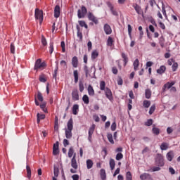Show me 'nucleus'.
<instances>
[{
	"mask_svg": "<svg viewBox=\"0 0 180 180\" xmlns=\"http://www.w3.org/2000/svg\"><path fill=\"white\" fill-rule=\"evenodd\" d=\"M72 118H70L67 123V128L65 129V135L66 139H72V129H74Z\"/></svg>",
	"mask_w": 180,
	"mask_h": 180,
	"instance_id": "1",
	"label": "nucleus"
},
{
	"mask_svg": "<svg viewBox=\"0 0 180 180\" xmlns=\"http://www.w3.org/2000/svg\"><path fill=\"white\" fill-rule=\"evenodd\" d=\"M47 67L46 62H41V59H37L35 62L34 70L35 71H43Z\"/></svg>",
	"mask_w": 180,
	"mask_h": 180,
	"instance_id": "2",
	"label": "nucleus"
},
{
	"mask_svg": "<svg viewBox=\"0 0 180 180\" xmlns=\"http://www.w3.org/2000/svg\"><path fill=\"white\" fill-rule=\"evenodd\" d=\"M76 157L77 154L75 153L70 162L71 167L73 168L70 169L71 174H77V170L78 169V163H77Z\"/></svg>",
	"mask_w": 180,
	"mask_h": 180,
	"instance_id": "3",
	"label": "nucleus"
},
{
	"mask_svg": "<svg viewBox=\"0 0 180 180\" xmlns=\"http://www.w3.org/2000/svg\"><path fill=\"white\" fill-rule=\"evenodd\" d=\"M35 19L39 20L40 25L43 23V11L36 8L34 13Z\"/></svg>",
	"mask_w": 180,
	"mask_h": 180,
	"instance_id": "4",
	"label": "nucleus"
},
{
	"mask_svg": "<svg viewBox=\"0 0 180 180\" xmlns=\"http://www.w3.org/2000/svg\"><path fill=\"white\" fill-rule=\"evenodd\" d=\"M87 12L88 10L86 9V7H85V6H82L81 9L77 11V17L79 19H82L85 18V15H86Z\"/></svg>",
	"mask_w": 180,
	"mask_h": 180,
	"instance_id": "5",
	"label": "nucleus"
},
{
	"mask_svg": "<svg viewBox=\"0 0 180 180\" xmlns=\"http://www.w3.org/2000/svg\"><path fill=\"white\" fill-rule=\"evenodd\" d=\"M156 165H158V167H164V157H162V155L158 154L157 158L155 160Z\"/></svg>",
	"mask_w": 180,
	"mask_h": 180,
	"instance_id": "6",
	"label": "nucleus"
},
{
	"mask_svg": "<svg viewBox=\"0 0 180 180\" xmlns=\"http://www.w3.org/2000/svg\"><path fill=\"white\" fill-rule=\"evenodd\" d=\"M87 18H88L89 20H91V22H93L94 23H95V25H98V23H99L98 18L96 17H95L94 13H92L91 12H89L87 13Z\"/></svg>",
	"mask_w": 180,
	"mask_h": 180,
	"instance_id": "7",
	"label": "nucleus"
},
{
	"mask_svg": "<svg viewBox=\"0 0 180 180\" xmlns=\"http://www.w3.org/2000/svg\"><path fill=\"white\" fill-rule=\"evenodd\" d=\"M104 91H105L106 98L109 99V101H113V95L112 94V90L106 87Z\"/></svg>",
	"mask_w": 180,
	"mask_h": 180,
	"instance_id": "8",
	"label": "nucleus"
},
{
	"mask_svg": "<svg viewBox=\"0 0 180 180\" xmlns=\"http://www.w3.org/2000/svg\"><path fill=\"white\" fill-rule=\"evenodd\" d=\"M106 4H107V6H108V8H110V11L114 16H119V13H117V11H116L115 8L113 7V4H112V3H110V1H108L106 3Z\"/></svg>",
	"mask_w": 180,
	"mask_h": 180,
	"instance_id": "9",
	"label": "nucleus"
},
{
	"mask_svg": "<svg viewBox=\"0 0 180 180\" xmlns=\"http://www.w3.org/2000/svg\"><path fill=\"white\" fill-rule=\"evenodd\" d=\"M95 127H96L95 124H93L89 129L88 140H89V141H90V143L92 142V134H94V132L95 131Z\"/></svg>",
	"mask_w": 180,
	"mask_h": 180,
	"instance_id": "10",
	"label": "nucleus"
},
{
	"mask_svg": "<svg viewBox=\"0 0 180 180\" xmlns=\"http://www.w3.org/2000/svg\"><path fill=\"white\" fill-rule=\"evenodd\" d=\"M174 85H175V82L166 83L162 87V91L165 92V91H167V89H170V88H172V86H174Z\"/></svg>",
	"mask_w": 180,
	"mask_h": 180,
	"instance_id": "11",
	"label": "nucleus"
},
{
	"mask_svg": "<svg viewBox=\"0 0 180 180\" xmlns=\"http://www.w3.org/2000/svg\"><path fill=\"white\" fill-rule=\"evenodd\" d=\"M72 98L74 101H79V94L77 89H74L72 91Z\"/></svg>",
	"mask_w": 180,
	"mask_h": 180,
	"instance_id": "12",
	"label": "nucleus"
},
{
	"mask_svg": "<svg viewBox=\"0 0 180 180\" xmlns=\"http://www.w3.org/2000/svg\"><path fill=\"white\" fill-rule=\"evenodd\" d=\"M133 8L135 9L136 13H138V15H141L143 13V10L141 9V6H140L139 4H134L132 5Z\"/></svg>",
	"mask_w": 180,
	"mask_h": 180,
	"instance_id": "13",
	"label": "nucleus"
},
{
	"mask_svg": "<svg viewBox=\"0 0 180 180\" xmlns=\"http://www.w3.org/2000/svg\"><path fill=\"white\" fill-rule=\"evenodd\" d=\"M54 18H60V6L56 5L54 8Z\"/></svg>",
	"mask_w": 180,
	"mask_h": 180,
	"instance_id": "14",
	"label": "nucleus"
},
{
	"mask_svg": "<svg viewBox=\"0 0 180 180\" xmlns=\"http://www.w3.org/2000/svg\"><path fill=\"white\" fill-rule=\"evenodd\" d=\"M104 32L105 34H110L112 33V28L108 24L104 25Z\"/></svg>",
	"mask_w": 180,
	"mask_h": 180,
	"instance_id": "15",
	"label": "nucleus"
},
{
	"mask_svg": "<svg viewBox=\"0 0 180 180\" xmlns=\"http://www.w3.org/2000/svg\"><path fill=\"white\" fill-rule=\"evenodd\" d=\"M72 65L74 68H78V58L77 56L72 58Z\"/></svg>",
	"mask_w": 180,
	"mask_h": 180,
	"instance_id": "16",
	"label": "nucleus"
},
{
	"mask_svg": "<svg viewBox=\"0 0 180 180\" xmlns=\"http://www.w3.org/2000/svg\"><path fill=\"white\" fill-rule=\"evenodd\" d=\"M76 29L77 30V37H79L80 41H82V32L81 31V27H79V25H77Z\"/></svg>",
	"mask_w": 180,
	"mask_h": 180,
	"instance_id": "17",
	"label": "nucleus"
},
{
	"mask_svg": "<svg viewBox=\"0 0 180 180\" xmlns=\"http://www.w3.org/2000/svg\"><path fill=\"white\" fill-rule=\"evenodd\" d=\"M140 179L146 180V179H151V175L148 173H143L140 175Z\"/></svg>",
	"mask_w": 180,
	"mask_h": 180,
	"instance_id": "18",
	"label": "nucleus"
},
{
	"mask_svg": "<svg viewBox=\"0 0 180 180\" xmlns=\"http://www.w3.org/2000/svg\"><path fill=\"white\" fill-rule=\"evenodd\" d=\"M121 56L123 58L124 67H126V65H127V63H129V57H127V55H126L124 53H122Z\"/></svg>",
	"mask_w": 180,
	"mask_h": 180,
	"instance_id": "19",
	"label": "nucleus"
},
{
	"mask_svg": "<svg viewBox=\"0 0 180 180\" xmlns=\"http://www.w3.org/2000/svg\"><path fill=\"white\" fill-rule=\"evenodd\" d=\"M87 91L90 96H94V95H95V90H94V87H92L91 85H89Z\"/></svg>",
	"mask_w": 180,
	"mask_h": 180,
	"instance_id": "20",
	"label": "nucleus"
},
{
	"mask_svg": "<svg viewBox=\"0 0 180 180\" xmlns=\"http://www.w3.org/2000/svg\"><path fill=\"white\" fill-rule=\"evenodd\" d=\"M73 77H74V79H75V84H77L78 83V79L79 78L77 70H75L73 71Z\"/></svg>",
	"mask_w": 180,
	"mask_h": 180,
	"instance_id": "21",
	"label": "nucleus"
},
{
	"mask_svg": "<svg viewBox=\"0 0 180 180\" xmlns=\"http://www.w3.org/2000/svg\"><path fill=\"white\" fill-rule=\"evenodd\" d=\"M79 110V105L78 104H75L72 107L73 115H78V110Z\"/></svg>",
	"mask_w": 180,
	"mask_h": 180,
	"instance_id": "22",
	"label": "nucleus"
},
{
	"mask_svg": "<svg viewBox=\"0 0 180 180\" xmlns=\"http://www.w3.org/2000/svg\"><path fill=\"white\" fill-rule=\"evenodd\" d=\"M166 157L168 161H172L174 158V151L170 150L169 153H167Z\"/></svg>",
	"mask_w": 180,
	"mask_h": 180,
	"instance_id": "23",
	"label": "nucleus"
},
{
	"mask_svg": "<svg viewBox=\"0 0 180 180\" xmlns=\"http://www.w3.org/2000/svg\"><path fill=\"white\" fill-rule=\"evenodd\" d=\"M87 169H91L94 167V162L91 159H88L86 162Z\"/></svg>",
	"mask_w": 180,
	"mask_h": 180,
	"instance_id": "24",
	"label": "nucleus"
},
{
	"mask_svg": "<svg viewBox=\"0 0 180 180\" xmlns=\"http://www.w3.org/2000/svg\"><path fill=\"white\" fill-rule=\"evenodd\" d=\"M26 169H27V178H28V179H30L32 178V169H30V166L27 165Z\"/></svg>",
	"mask_w": 180,
	"mask_h": 180,
	"instance_id": "25",
	"label": "nucleus"
},
{
	"mask_svg": "<svg viewBox=\"0 0 180 180\" xmlns=\"http://www.w3.org/2000/svg\"><path fill=\"white\" fill-rule=\"evenodd\" d=\"M166 70H167V68L164 65H162L160 67L159 69L157 70V73L160 74V75L164 74V72H165Z\"/></svg>",
	"mask_w": 180,
	"mask_h": 180,
	"instance_id": "26",
	"label": "nucleus"
},
{
	"mask_svg": "<svg viewBox=\"0 0 180 180\" xmlns=\"http://www.w3.org/2000/svg\"><path fill=\"white\" fill-rule=\"evenodd\" d=\"M98 56H99V52L96 50L93 51L91 53V60H96V58H98Z\"/></svg>",
	"mask_w": 180,
	"mask_h": 180,
	"instance_id": "27",
	"label": "nucleus"
},
{
	"mask_svg": "<svg viewBox=\"0 0 180 180\" xmlns=\"http://www.w3.org/2000/svg\"><path fill=\"white\" fill-rule=\"evenodd\" d=\"M134 71H137L139 66L140 65V62L139 59H136L133 63Z\"/></svg>",
	"mask_w": 180,
	"mask_h": 180,
	"instance_id": "28",
	"label": "nucleus"
},
{
	"mask_svg": "<svg viewBox=\"0 0 180 180\" xmlns=\"http://www.w3.org/2000/svg\"><path fill=\"white\" fill-rule=\"evenodd\" d=\"M145 96L146 99H150V98H151V90L150 89L145 90Z\"/></svg>",
	"mask_w": 180,
	"mask_h": 180,
	"instance_id": "29",
	"label": "nucleus"
},
{
	"mask_svg": "<svg viewBox=\"0 0 180 180\" xmlns=\"http://www.w3.org/2000/svg\"><path fill=\"white\" fill-rule=\"evenodd\" d=\"M150 105H151V102L148 100H144L143 102V106L146 109H148V108H150Z\"/></svg>",
	"mask_w": 180,
	"mask_h": 180,
	"instance_id": "30",
	"label": "nucleus"
},
{
	"mask_svg": "<svg viewBox=\"0 0 180 180\" xmlns=\"http://www.w3.org/2000/svg\"><path fill=\"white\" fill-rule=\"evenodd\" d=\"M159 44L162 49H163L165 44V39L164 38L163 36L160 37L159 39Z\"/></svg>",
	"mask_w": 180,
	"mask_h": 180,
	"instance_id": "31",
	"label": "nucleus"
},
{
	"mask_svg": "<svg viewBox=\"0 0 180 180\" xmlns=\"http://www.w3.org/2000/svg\"><path fill=\"white\" fill-rule=\"evenodd\" d=\"M114 41H115L113 40V38L109 37L107 40V46H108L109 47H112V46H113Z\"/></svg>",
	"mask_w": 180,
	"mask_h": 180,
	"instance_id": "32",
	"label": "nucleus"
},
{
	"mask_svg": "<svg viewBox=\"0 0 180 180\" xmlns=\"http://www.w3.org/2000/svg\"><path fill=\"white\" fill-rule=\"evenodd\" d=\"M82 101L85 105H88L89 103V97H88V95L84 94L82 97Z\"/></svg>",
	"mask_w": 180,
	"mask_h": 180,
	"instance_id": "33",
	"label": "nucleus"
},
{
	"mask_svg": "<svg viewBox=\"0 0 180 180\" xmlns=\"http://www.w3.org/2000/svg\"><path fill=\"white\" fill-rule=\"evenodd\" d=\"M39 79L40 82L44 83L47 82V78H46V75L44 74H41V75H39Z\"/></svg>",
	"mask_w": 180,
	"mask_h": 180,
	"instance_id": "34",
	"label": "nucleus"
},
{
	"mask_svg": "<svg viewBox=\"0 0 180 180\" xmlns=\"http://www.w3.org/2000/svg\"><path fill=\"white\" fill-rule=\"evenodd\" d=\"M168 143L163 142L161 145H160V150H162V151H164L165 150H168Z\"/></svg>",
	"mask_w": 180,
	"mask_h": 180,
	"instance_id": "35",
	"label": "nucleus"
},
{
	"mask_svg": "<svg viewBox=\"0 0 180 180\" xmlns=\"http://www.w3.org/2000/svg\"><path fill=\"white\" fill-rule=\"evenodd\" d=\"M101 178L102 180L106 179V172L105 171V169H101Z\"/></svg>",
	"mask_w": 180,
	"mask_h": 180,
	"instance_id": "36",
	"label": "nucleus"
},
{
	"mask_svg": "<svg viewBox=\"0 0 180 180\" xmlns=\"http://www.w3.org/2000/svg\"><path fill=\"white\" fill-rule=\"evenodd\" d=\"M115 165H116V163L115 162V160L110 159V167L111 171H113V169H115Z\"/></svg>",
	"mask_w": 180,
	"mask_h": 180,
	"instance_id": "37",
	"label": "nucleus"
},
{
	"mask_svg": "<svg viewBox=\"0 0 180 180\" xmlns=\"http://www.w3.org/2000/svg\"><path fill=\"white\" fill-rule=\"evenodd\" d=\"M107 138L111 144H115V141H113V135L112 134H108Z\"/></svg>",
	"mask_w": 180,
	"mask_h": 180,
	"instance_id": "38",
	"label": "nucleus"
},
{
	"mask_svg": "<svg viewBox=\"0 0 180 180\" xmlns=\"http://www.w3.org/2000/svg\"><path fill=\"white\" fill-rule=\"evenodd\" d=\"M74 154H75V153H74V147L72 146L69 148V150H68L69 158H72V156L74 155Z\"/></svg>",
	"mask_w": 180,
	"mask_h": 180,
	"instance_id": "39",
	"label": "nucleus"
},
{
	"mask_svg": "<svg viewBox=\"0 0 180 180\" xmlns=\"http://www.w3.org/2000/svg\"><path fill=\"white\" fill-rule=\"evenodd\" d=\"M105 87H106V83L105 82V81L100 82L101 91H105L106 89Z\"/></svg>",
	"mask_w": 180,
	"mask_h": 180,
	"instance_id": "40",
	"label": "nucleus"
},
{
	"mask_svg": "<svg viewBox=\"0 0 180 180\" xmlns=\"http://www.w3.org/2000/svg\"><path fill=\"white\" fill-rule=\"evenodd\" d=\"M152 132L153 134H155V136H158V134H160V129L153 127L152 129Z\"/></svg>",
	"mask_w": 180,
	"mask_h": 180,
	"instance_id": "41",
	"label": "nucleus"
},
{
	"mask_svg": "<svg viewBox=\"0 0 180 180\" xmlns=\"http://www.w3.org/2000/svg\"><path fill=\"white\" fill-rule=\"evenodd\" d=\"M79 25L81 27H85V29H88V25L84 20H79Z\"/></svg>",
	"mask_w": 180,
	"mask_h": 180,
	"instance_id": "42",
	"label": "nucleus"
},
{
	"mask_svg": "<svg viewBox=\"0 0 180 180\" xmlns=\"http://www.w3.org/2000/svg\"><path fill=\"white\" fill-rule=\"evenodd\" d=\"M79 89L80 92H84V89H85V87L84 86V83L82 81L79 82Z\"/></svg>",
	"mask_w": 180,
	"mask_h": 180,
	"instance_id": "43",
	"label": "nucleus"
},
{
	"mask_svg": "<svg viewBox=\"0 0 180 180\" xmlns=\"http://www.w3.org/2000/svg\"><path fill=\"white\" fill-rule=\"evenodd\" d=\"M54 51V43L50 42L49 44V53L50 54H53V52Z\"/></svg>",
	"mask_w": 180,
	"mask_h": 180,
	"instance_id": "44",
	"label": "nucleus"
},
{
	"mask_svg": "<svg viewBox=\"0 0 180 180\" xmlns=\"http://www.w3.org/2000/svg\"><path fill=\"white\" fill-rule=\"evenodd\" d=\"M126 179L127 180H133V175L131 174V172H127Z\"/></svg>",
	"mask_w": 180,
	"mask_h": 180,
	"instance_id": "45",
	"label": "nucleus"
},
{
	"mask_svg": "<svg viewBox=\"0 0 180 180\" xmlns=\"http://www.w3.org/2000/svg\"><path fill=\"white\" fill-rule=\"evenodd\" d=\"M154 112H155V104L152 105L151 107L150 108L149 115L153 114Z\"/></svg>",
	"mask_w": 180,
	"mask_h": 180,
	"instance_id": "46",
	"label": "nucleus"
},
{
	"mask_svg": "<svg viewBox=\"0 0 180 180\" xmlns=\"http://www.w3.org/2000/svg\"><path fill=\"white\" fill-rule=\"evenodd\" d=\"M41 109H42L43 112L47 113V108H46V103H43L40 105Z\"/></svg>",
	"mask_w": 180,
	"mask_h": 180,
	"instance_id": "47",
	"label": "nucleus"
},
{
	"mask_svg": "<svg viewBox=\"0 0 180 180\" xmlns=\"http://www.w3.org/2000/svg\"><path fill=\"white\" fill-rule=\"evenodd\" d=\"M10 50L11 54H15V44L13 43L11 44Z\"/></svg>",
	"mask_w": 180,
	"mask_h": 180,
	"instance_id": "48",
	"label": "nucleus"
},
{
	"mask_svg": "<svg viewBox=\"0 0 180 180\" xmlns=\"http://www.w3.org/2000/svg\"><path fill=\"white\" fill-rule=\"evenodd\" d=\"M122 158H123V155L122 154V153H117L115 158L117 161H120V160H122Z\"/></svg>",
	"mask_w": 180,
	"mask_h": 180,
	"instance_id": "49",
	"label": "nucleus"
},
{
	"mask_svg": "<svg viewBox=\"0 0 180 180\" xmlns=\"http://www.w3.org/2000/svg\"><path fill=\"white\" fill-rule=\"evenodd\" d=\"M172 71L174 72V71H176L178 69V63L174 62L172 66Z\"/></svg>",
	"mask_w": 180,
	"mask_h": 180,
	"instance_id": "50",
	"label": "nucleus"
},
{
	"mask_svg": "<svg viewBox=\"0 0 180 180\" xmlns=\"http://www.w3.org/2000/svg\"><path fill=\"white\" fill-rule=\"evenodd\" d=\"M162 12L167 20H168V15H167V11L165 10V7H162Z\"/></svg>",
	"mask_w": 180,
	"mask_h": 180,
	"instance_id": "51",
	"label": "nucleus"
},
{
	"mask_svg": "<svg viewBox=\"0 0 180 180\" xmlns=\"http://www.w3.org/2000/svg\"><path fill=\"white\" fill-rule=\"evenodd\" d=\"M60 46L62 47V52L65 53V42H64V41H62L60 42Z\"/></svg>",
	"mask_w": 180,
	"mask_h": 180,
	"instance_id": "52",
	"label": "nucleus"
},
{
	"mask_svg": "<svg viewBox=\"0 0 180 180\" xmlns=\"http://www.w3.org/2000/svg\"><path fill=\"white\" fill-rule=\"evenodd\" d=\"M41 44L43 46H47V40L46 39V37H44V36L41 37Z\"/></svg>",
	"mask_w": 180,
	"mask_h": 180,
	"instance_id": "53",
	"label": "nucleus"
},
{
	"mask_svg": "<svg viewBox=\"0 0 180 180\" xmlns=\"http://www.w3.org/2000/svg\"><path fill=\"white\" fill-rule=\"evenodd\" d=\"M153 125V119H149L147 122H145V126H151Z\"/></svg>",
	"mask_w": 180,
	"mask_h": 180,
	"instance_id": "54",
	"label": "nucleus"
},
{
	"mask_svg": "<svg viewBox=\"0 0 180 180\" xmlns=\"http://www.w3.org/2000/svg\"><path fill=\"white\" fill-rule=\"evenodd\" d=\"M37 99L39 101V102H43V95L41 93L39 92L37 94Z\"/></svg>",
	"mask_w": 180,
	"mask_h": 180,
	"instance_id": "55",
	"label": "nucleus"
},
{
	"mask_svg": "<svg viewBox=\"0 0 180 180\" xmlns=\"http://www.w3.org/2000/svg\"><path fill=\"white\" fill-rule=\"evenodd\" d=\"M84 71L86 74V77H88V74H89V70H88V66L86 65L84 67Z\"/></svg>",
	"mask_w": 180,
	"mask_h": 180,
	"instance_id": "56",
	"label": "nucleus"
},
{
	"mask_svg": "<svg viewBox=\"0 0 180 180\" xmlns=\"http://www.w3.org/2000/svg\"><path fill=\"white\" fill-rule=\"evenodd\" d=\"M37 117H39V120H43V119H46V115L44 114L38 113Z\"/></svg>",
	"mask_w": 180,
	"mask_h": 180,
	"instance_id": "57",
	"label": "nucleus"
},
{
	"mask_svg": "<svg viewBox=\"0 0 180 180\" xmlns=\"http://www.w3.org/2000/svg\"><path fill=\"white\" fill-rule=\"evenodd\" d=\"M112 74H115V75H117V72H119V70H117V68L116 67L112 68Z\"/></svg>",
	"mask_w": 180,
	"mask_h": 180,
	"instance_id": "58",
	"label": "nucleus"
},
{
	"mask_svg": "<svg viewBox=\"0 0 180 180\" xmlns=\"http://www.w3.org/2000/svg\"><path fill=\"white\" fill-rule=\"evenodd\" d=\"M159 25L160 29H162V30H165V25L162 22L160 21Z\"/></svg>",
	"mask_w": 180,
	"mask_h": 180,
	"instance_id": "59",
	"label": "nucleus"
},
{
	"mask_svg": "<svg viewBox=\"0 0 180 180\" xmlns=\"http://www.w3.org/2000/svg\"><path fill=\"white\" fill-rule=\"evenodd\" d=\"M58 141H56V143L53 144V150H58Z\"/></svg>",
	"mask_w": 180,
	"mask_h": 180,
	"instance_id": "60",
	"label": "nucleus"
},
{
	"mask_svg": "<svg viewBox=\"0 0 180 180\" xmlns=\"http://www.w3.org/2000/svg\"><path fill=\"white\" fill-rule=\"evenodd\" d=\"M63 146L64 147H67V146H70V141L68 139L63 140Z\"/></svg>",
	"mask_w": 180,
	"mask_h": 180,
	"instance_id": "61",
	"label": "nucleus"
},
{
	"mask_svg": "<svg viewBox=\"0 0 180 180\" xmlns=\"http://www.w3.org/2000/svg\"><path fill=\"white\" fill-rule=\"evenodd\" d=\"M58 172H59L58 168L55 167L53 171V174L55 176H58Z\"/></svg>",
	"mask_w": 180,
	"mask_h": 180,
	"instance_id": "62",
	"label": "nucleus"
},
{
	"mask_svg": "<svg viewBox=\"0 0 180 180\" xmlns=\"http://www.w3.org/2000/svg\"><path fill=\"white\" fill-rule=\"evenodd\" d=\"M111 130L112 131H115V130H116V122H113L111 124Z\"/></svg>",
	"mask_w": 180,
	"mask_h": 180,
	"instance_id": "63",
	"label": "nucleus"
},
{
	"mask_svg": "<svg viewBox=\"0 0 180 180\" xmlns=\"http://www.w3.org/2000/svg\"><path fill=\"white\" fill-rule=\"evenodd\" d=\"M72 178L73 180H78L79 179V176L78 174H74L73 176H72Z\"/></svg>",
	"mask_w": 180,
	"mask_h": 180,
	"instance_id": "64",
	"label": "nucleus"
}]
</instances>
